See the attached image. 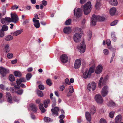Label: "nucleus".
<instances>
[{
  "label": "nucleus",
  "instance_id": "obj_1",
  "mask_svg": "<svg viewBox=\"0 0 123 123\" xmlns=\"http://www.w3.org/2000/svg\"><path fill=\"white\" fill-rule=\"evenodd\" d=\"M105 16L93 15L91 18V25L94 26L96 25L97 21H103L105 20Z\"/></svg>",
  "mask_w": 123,
  "mask_h": 123
},
{
  "label": "nucleus",
  "instance_id": "obj_2",
  "mask_svg": "<svg viewBox=\"0 0 123 123\" xmlns=\"http://www.w3.org/2000/svg\"><path fill=\"white\" fill-rule=\"evenodd\" d=\"M91 6L90 1H88L87 3L84 6H82L81 7L84 10V14L86 15L89 13L91 11L90 8Z\"/></svg>",
  "mask_w": 123,
  "mask_h": 123
},
{
  "label": "nucleus",
  "instance_id": "obj_3",
  "mask_svg": "<svg viewBox=\"0 0 123 123\" xmlns=\"http://www.w3.org/2000/svg\"><path fill=\"white\" fill-rule=\"evenodd\" d=\"M82 34V32L75 33L73 36V39L74 41L76 43L80 42Z\"/></svg>",
  "mask_w": 123,
  "mask_h": 123
},
{
  "label": "nucleus",
  "instance_id": "obj_4",
  "mask_svg": "<svg viewBox=\"0 0 123 123\" xmlns=\"http://www.w3.org/2000/svg\"><path fill=\"white\" fill-rule=\"evenodd\" d=\"M96 87V85L95 83L94 82H92L88 84L87 89L90 91H93L95 89Z\"/></svg>",
  "mask_w": 123,
  "mask_h": 123
},
{
  "label": "nucleus",
  "instance_id": "obj_5",
  "mask_svg": "<svg viewBox=\"0 0 123 123\" xmlns=\"http://www.w3.org/2000/svg\"><path fill=\"white\" fill-rule=\"evenodd\" d=\"M108 87L107 86H104L102 88L101 92V94L103 97L106 96L108 93Z\"/></svg>",
  "mask_w": 123,
  "mask_h": 123
},
{
  "label": "nucleus",
  "instance_id": "obj_6",
  "mask_svg": "<svg viewBox=\"0 0 123 123\" xmlns=\"http://www.w3.org/2000/svg\"><path fill=\"white\" fill-rule=\"evenodd\" d=\"M0 73L4 77L9 73V71L7 68L1 67H0Z\"/></svg>",
  "mask_w": 123,
  "mask_h": 123
},
{
  "label": "nucleus",
  "instance_id": "obj_7",
  "mask_svg": "<svg viewBox=\"0 0 123 123\" xmlns=\"http://www.w3.org/2000/svg\"><path fill=\"white\" fill-rule=\"evenodd\" d=\"M86 45L85 41L84 40L80 43V46L79 47L78 49L80 50V53H82L84 52L86 48Z\"/></svg>",
  "mask_w": 123,
  "mask_h": 123
},
{
  "label": "nucleus",
  "instance_id": "obj_8",
  "mask_svg": "<svg viewBox=\"0 0 123 123\" xmlns=\"http://www.w3.org/2000/svg\"><path fill=\"white\" fill-rule=\"evenodd\" d=\"M94 99L97 103L98 104H102L103 102V100L101 96L98 94H96L95 96Z\"/></svg>",
  "mask_w": 123,
  "mask_h": 123
},
{
  "label": "nucleus",
  "instance_id": "obj_9",
  "mask_svg": "<svg viewBox=\"0 0 123 123\" xmlns=\"http://www.w3.org/2000/svg\"><path fill=\"white\" fill-rule=\"evenodd\" d=\"M108 76L106 77H105V78L103 80V78L101 77L99 80L98 83V86L100 88L102 86L105 85L106 83V81L107 80V79L106 78Z\"/></svg>",
  "mask_w": 123,
  "mask_h": 123
},
{
  "label": "nucleus",
  "instance_id": "obj_10",
  "mask_svg": "<svg viewBox=\"0 0 123 123\" xmlns=\"http://www.w3.org/2000/svg\"><path fill=\"white\" fill-rule=\"evenodd\" d=\"M41 100L39 99H37L36 102V103L39 104V106L40 109L41 110V112L42 113L45 112L46 111V110L44 109L43 104L42 103H40Z\"/></svg>",
  "mask_w": 123,
  "mask_h": 123
},
{
  "label": "nucleus",
  "instance_id": "obj_11",
  "mask_svg": "<svg viewBox=\"0 0 123 123\" xmlns=\"http://www.w3.org/2000/svg\"><path fill=\"white\" fill-rule=\"evenodd\" d=\"M81 9L80 8H78L76 9L75 8L74 10V15L77 18L80 17L82 13L81 11Z\"/></svg>",
  "mask_w": 123,
  "mask_h": 123
},
{
  "label": "nucleus",
  "instance_id": "obj_12",
  "mask_svg": "<svg viewBox=\"0 0 123 123\" xmlns=\"http://www.w3.org/2000/svg\"><path fill=\"white\" fill-rule=\"evenodd\" d=\"M103 67L102 65H98L96 68L95 71V73L98 74H100L103 71Z\"/></svg>",
  "mask_w": 123,
  "mask_h": 123
},
{
  "label": "nucleus",
  "instance_id": "obj_13",
  "mask_svg": "<svg viewBox=\"0 0 123 123\" xmlns=\"http://www.w3.org/2000/svg\"><path fill=\"white\" fill-rule=\"evenodd\" d=\"M61 60L62 62L63 63H66L68 61V57L67 55L63 54L60 57Z\"/></svg>",
  "mask_w": 123,
  "mask_h": 123
},
{
  "label": "nucleus",
  "instance_id": "obj_14",
  "mask_svg": "<svg viewBox=\"0 0 123 123\" xmlns=\"http://www.w3.org/2000/svg\"><path fill=\"white\" fill-rule=\"evenodd\" d=\"M81 64V60L79 59L76 60L74 63V68L75 69H77L79 68Z\"/></svg>",
  "mask_w": 123,
  "mask_h": 123
},
{
  "label": "nucleus",
  "instance_id": "obj_15",
  "mask_svg": "<svg viewBox=\"0 0 123 123\" xmlns=\"http://www.w3.org/2000/svg\"><path fill=\"white\" fill-rule=\"evenodd\" d=\"M12 22L16 23L18 20V18L17 15L15 14H11Z\"/></svg>",
  "mask_w": 123,
  "mask_h": 123
},
{
  "label": "nucleus",
  "instance_id": "obj_16",
  "mask_svg": "<svg viewBox=\"0 0 123 123\" xmlns=\"http://www.w3.org/2000/svg\"><path fill=\"white\" fill-rule=\"evenodd\" d=\"M51 110L54 115L57 116L58 115V112L59 110L58 107H55L54 109H51Z\"/></svg>",
  "mask_w": 123,
  "mask_h": 123
},
{
  "label": "nucleus",
  "instance_id": "obj_17",
  "mask_svg": "<svg viewBox=\"0 0 123 123\" xmlns=\"http://www.w3.org/2000/svg\"><path fill=\"white\" fill-rule=\"evenodd\" d=\"M90 73L89 72L88 69H86L83 74V77L84 79L87 78L89 76H90L91 75Z\"/></svg>",
  "mask_w": 123,
  "mask_h": 123
},
{
  "label": "nucleus",
  "instance_id": "obj_18",
  "mask_svg": "<svg viewBox=\"0 0 123 123\" xmlns=\"http://www.w3.org/2000/svg\"><path fill=\"white\" fill-rule=\"evenodd\" d=\"M33 21L34 22V25L36 28H38L40 27V23L38 20L35 19L34 18L33 19Z\"/></svg>",
  "mask_w": 123,
  "mask_h": 123
},
{
  "label": "nucleus",
  "instance_id": "obj_19",
  "mask_svg": "<svg viewBox=\"0 0 123 123\" xmlns=\"http://www.w3.org/2000/svg\"><path fill=\"white\" fill-rule=\"evenodd\" d=\"M6 97L7 98L8 102L11 103H12L11 96L9 92H7L6 93Z\"/></svg>",
  "mask_w": 123,
  "mask_h": 123
},
{
  "label": "nucleus",
  "instance_id": "obj_20",
  "mask_svg": "<svg viewBox=\"0 0 123 123\" xmlns=\"http://www.w3.org/2000/svg\"><path fill=\"white\" fill-rule=\"evenodd\" d=\"M26 80L25 78H22L19 80H17L16 82L18 86L22 82H25Z\"/></svg>",
  "mask_w": 123,
  "mask_h": 123
},
{
  "label": "nucleus",
  "instance_id": "obj_21",
  "mask_svg": "<svg viewBox=\"0 0 123 123\" xmlns=\"http://www.w3.org/2000/svg\"><path fill=\"white\" fill-rule=\"evenodd\" d=\"M30 107L32 110L35 112H36L37 110V107L36 105L33 104H31L30 105Z\"/></svg>",
  "mask_w": 123,
  "mask_h": 123
},
{
  "label": "nucleus",
  "instance_id": "obj_22",
  "mask_svg": "<svg viewBox=\"0 0 123 123\" xmlns=\"http://www.w3.org/2000/svg\"><path fill=\"white\" fill-rule=\"evenodd\" d=\"M85 116L87 121L90 122L91 121V117L90 113L88 112H86L85 113Z\"/></svg>",
  "mask_w": 123,
  "mask_h": 123
},
{
  "label": "nucleus",
  "instance_id": "obj_23",
  "mask_svg": "<svg viewBox=\"0 0 123 123\" xmlns=\"http://www.w3.org/2000/svg\"><path fill=\"white\" fill-rule=\"evenodd\" d=\"M122 116L120 115H117L115 118V121L116 123H119L121 121Z\"/></svg>",
  "mask_w": 123,
  "mask_h": 123
},
{
  "label": "nucleus",
  "instance_id": "obj_24",
  "mask_svg": "<svg viewBox=\"0 0 123 123\" xmlns=\"http://www.w3.org/2000/svg\"><path fill=\"white\" fill-rule=\"evenodd\" d=\"M116 10L114 7L111 8L110 10V13L111 16L114 15L116 12Z\"/></svg>",
  "mask_w": 123,
  "mask_h": 123
},
{
  "label": "nucleus",
  "instance_id": "obj_25",
  "mask_svg": "<svg viewBox=\"0 0 123 123\" xmlns=\"http://www.w3.org/2000/svg\"><path fill=\"white\" fill-rule=\"evenodd\" d=\"M109 2L111 5L114 6H117L118 4L117 0H110Z\"/></svg>",
  "mask_w": 123,
  "mask_h": 123
},
{
  "label": "nucleus",
  "instance_id": "obj_26",
  "mask_svg": "<svg viewBox=\"0 0 123 123\" xmlns=\"http://www.w3.org/2000/svg\"><path fill=\"white\" fill-rule=\"evenodd\" d=\"M22 31H12L11 33V35L15 36H17L22 33Z\"/></svg>",
  "mask_w": 123,
  "mask_h": 123
},
{
  "label": "nucleus",
  "instance_id": "obj_27",
  "mask_svg": "<svg viewBox=\"0 0 123 123\" xmlns=\"http://www.w3.org/2000/svg\"><path fill=\"white\" fill-rule=\"evenodd\" d=\"M4 49L5 52H9L10 51L9 45L8 44H6L5 47Z\"/></svg>",
  "mask_w": 123,
  "mask_h": 123
},
{
  "label": "nucleus",
  "instance_id": "obj_28",
  "mask_svg": "<svg viewBox=\"0 0 123 123\" xmlns=\"http://www.w3.org/2000/svg\"><path fill=\"white\" fill-rule=\"evenodd\" d=\"M13 39V37L11 35H9L5 37V39L7 41H10L12 40Z\"/></svg>",
  "mask_w": 123,
  "mask_h": 123
},
{
  "label": "nucleus",
  "instance_id": "obj_29",
  "mask_svg": "<svg viewBox=\"0 0 123 123\" xmlns=\"http://www.w3.org/2000/svg\"><path fill=\"white\" fill-rule=\"evenodd\" d=\"M100 1V0H97L96 4L95 5V7L96 9H98L100 8L101 6L99 3Z\"/></svg>",
  "mask_w": 123,
  "mask_h": 123
},
{
  "label": "nucleus",
  "instance_id": "obj_30",
  "mask_svg": "<svg viewBox=\"0 0 123 123\" xmlns=\"http://www.w3.org/2000/svg\"><path fill=\"white\" fill-rule=\"evenodd\" d=\"M96 111V109L95 107L92 106L90 110V113L92 114H93L95 113Z\"/></svg>",
  "mask_w": 123,
  "mask_h": 123
},
{
  "label": "nucleus",
  "instance_id": "obj_31",
  "mask_svg": "<svg viewBox=\"0 0 123 123\" xmlns=\"http://www.w3.org/2000/svg\"><path fill=\"white\" fill-rule=\"evenodd\" d=\"M111 36L112 40L114 42H116L117 40V38L116 37L115 32L111 33Z\"/></svg>",
  "mask_w": 123,
  "mask_h": 123
},
{
  "label": "nucleus",
  "instance_id": "obj_32",
  "mask_svg": "<svg viewBox=\"0 0 123 123\" xmlns=\"http://www.w3.org/2000/svg\"><path fill=\"white\" fill-rule=\"evenodd\" d=\"M50 103V100L49 99H47L45 100L43 103L44 107L45 108H47L48 107V105Z\"/></svg>",
  "mask_w": 123,
  "mask_h": 123
},
{
  "label": "nucleus",
  "instance_id": "obj_33",
  "mask_svg": "<svg viewBox=\"0 0 123 123\" xmlns=\"http://www.w3.org/2000/svg\"><path fill=\"white\" fill-rule=\"evenodd\" d=\"M44 120L45 122H49L52 121L50 118L46 117H45L44 118Z\"/></svg>",
  "mask_w": 123,
  "mask_h": 123
},
{
  "label": "nucleus",
  "instance_id": "obj_34",
  "mask_svg": "<svg viewBox=\"0 0 123 123\" xmlns=\"http://www.w3.org/2000/svg\"><path fill=\"white\" fill-rule=\"evenodd\" d=\"M13 56V55L11 53H8L7 55V57L9 59L12 58Z\"/></svg>",
  "mask_w": 123,
  "mask_h": 123
},
{
  "label": "nucleus",
  "instance_id": "obj_35",
  "mask_svg": "<svg viewBox=\"0 0 123 123\" xmlns=\"http://www.w3.org/2000/svg\"><path fill=\"white\" fill-rule=\"evenodd\" d=\"M14 74L16 76L19 77L21 76V73L19 71H15L14 73Z\"/></svg>",
  "mask_w": 123,
  "mask_h": 123
},
{
  "label": "nucleus",
  "instance_id": "obj_36",
  "mask_svg": "<svg viewBox=\"0 0 123 123\" xmlns=\"http://www.w3.org/2000/svg\"><path fill=\"white\" fill-rule=\"evenodd\" d=\"M9 80L11 81H13L15 80L14 76L12 75H10L9 76Z\"/></svg>",
  "mask_w": 123,
  "mask_h": 123
},
{
  "label": "nucleus",
  "instance_id": "obj_37",
  "mask_svg": "<svg viewBox=\"0 0 123 123\" xmlns=\"http://www.w3.org/2000/svg\"><path fill=\"white\" fill-rule=\"evenodd\" d=\"M71 22V20L70 19H69L67 20L65 22V24L66 25H70Z\"/></svg>",
  "mask_w": 123,
  "mask_h": 123
},
{
  "label": "nucleus",
  "instance_id": "obj_38",
  "mask_svg": "<svg viewBox=\"0 0 123 123\" xmlns=\"http://www.w3.org/2000/svg\"><path fill=\"white\" fill-rule=\"evenodd\" d=\"M69 92L71 93H72L74 92V89L72 86H70L68 89Z\"/></svg>",
  "mask_w": 123,
  "mask_h": 123
},
{
  "label": "nucleus",
  "instance_id": "obj_39",
  "mask_svg": "<svg viewBox=\"0 0 123 123\" xmlns=\"http://www.w3.org/2000/svg\"><path fill=\"white\" fill-rule=\"evenodd\" d=\"M38 95L40 97H42L43 96L42 92L40 90H37V91Z\"/></svg>",
  "mask_w": 123,
  "mask_h": 123
},
{
  "label": "nucleus",
  "instance_id": "obj_40",
  "mask_svg": "<svg viewBox=\"0 0 123 123\" xmlns=\"http://www.w3.org/2000/svg\"><path fill=\"white\" fill-rule=\"evenodd\" d=\"M8 29V26L6 25L3 26L2 28V31H6Z\"/></svg>",
  "mask_w": 123,
  "mask_h": 123
},
{
  "label": "nucleus",
  "instance_id": "obj_41",
  "mask_svg": "<svg viewBox=\"0 0 123 123\" xmlns=\"http://www.w3.org/2000/svg\"><path fill=\"white\" fill-rule=\"evenodd\" d=\"M89 72L90 73V74L91 75L92 73H93L94 71V69L92 67H91L89 69H88Z\"/></svg>",
  "mask_w": 123,
  "mask_h": 123
},
{
  "label": "nucleus",
  "instance_id": "obj_42",
  "mask_svg": "<svg viewBox=\"0 0 123 123\" xmlns=\"http://www.w3.org/2000/svg\"><path fill=\"white\" fill-rule=\"evenodd\" d=\"M115 112L113 111H111L109 113L110 117L111 118H113L114 117Z\"/></svg>",
  "mask_w": 123,
  "mask_h": 123
},
{
  "label": "nucleus",
  "instance_id": "obj_43",
  "mask_svg": "<svg viewBox=\"0 0 123 123\" xmlns=\"http://www.w3.org/2000/svg\"><path fill=\"white\" fill-rule=\"evenodd\" d=\"M23 90L21 89L17 91L16 92V93L18 94L21 95L23 93Z\"/></svg>",
  "mask_w": 123,
  "mask_h": 123
},
{
  "label": "nucleus",
  "instance_id": "obj_44",
  "mask_svg": "<svg viewBox=\"0 0 123 123\" xmlns=\"http://www.w3.org/2000/svg\"><path fill=\"white\" fill-rule=\"evenodd\" d=\"M32 76L31 74H28L26 75V78L27 80H30Z\"/></svg>",
  "mask_w": 123,
  "mask_h": 123
},
{
  "label": "nucleus",
  "instance_id": "obj_45",
  "mask_svg": "<svg viewBox=\"0 0 123 123\" xmlns=\"http://www.w3.org/2000/svg\"><path fill=\"white\" fill-rule=\"evenodd\" d=\"M46 83L47 84L51 86L52 85V83L51 80L49 79H47L46 81Z\"/></svg>",
  "mask_w": 123,
  "mask_h": 123
},
{
  "label": "nucleus",
  "instance_id": "obj_46",
  "mask_svg": "<svg viewBox=\"0 0 123 123\" xmlns=\"http://www.w3.org/2000/svg\"><path fill=\"white\" fill-rule=\"evenodd\" d=\"M118 21L115 20L112 22L111 24V26H114L116 25Z\"/></svg>",
  "mask_w": 123,
  "mask_h": 123
},
{
  "label": "nucleus",
  "instance_id": "obj_47",
  "mask_svg": "<svg viewBox=\"0 0 123 123\" xmlns=\"http://www.w3.org/2000/svg\"><path fill=\"white\" fill-rule=\"evenodd\" d=\"M18 7L16 5H13L12 7L11 8V9L12 10H14L15 9H17L18 8Z\"/></svg>",
  "mask_w": 123,
  "mask_h": 123
},
{
  "label": "nucleus",
  "instance_id": "obj_48",
  "mask_svg": "<svg viewBox=\"0 0 123 123\" xmlns=\"http://www.w3.org/2000/svg\"><path fill=\"white\" fill-rule=\"evenodd\" d=\"M5 20L6 22H12L11 19L10 18L6 17L5 18Z\"/></svg>",
  "mask_w": 123,
  "mask_h": 123
},
{
  "label": "nucleus",
  "instance_id": "obj_49",
  "mask_svg": "<svg viewBox=\"0 0 123 123\" xmlns=\"http://www.w3.org/2000/svg\"><path fill=\"white\" fill-rule=\"evenodd\" d=\"M100 123H107L105 120L104 118H101L99 121Z\"/></svg>",
  "mask_w": 123,
  "mask_h": 123
},
{
  "label": "nucleus",
  "instance_id": "obj_50",
  "mask_svg": "<svg viewBox=\"0 0 123 123\" xmlns=\"http://www.w3.org/2000/svg\"><path fill=\"white\" fill-rule=\"evenodd\" d=\"M71 30V28L69 27H65L63 29V31H70Z\"/></svg>",
  "mask_w": 123,
  "mask_h": 123
},
{
  "label": "nucleus",
  "instance_id": "obj_51",
  "mask_svg": "<svg viewBox=\"0 0 123 123\" xmlns=\"http://www.w3.org/2000/svg\"><path fill=\"white\" fill-rule=\"evenodd\" d=\"M104 54L105 55H108L109 53V51L107 49H105L103 51Z\"/></svg>",
  "mask_w": 123,
  "mask_h": 123
},
{
  "label": "nucleus",
  "instance_id": "obj_52",
  "mask_svg": "<svg viewBox=\"0 0 123 123\" xmlns=\"http://www.w3.org/2000/svg\"><path fill=\"white\" fill-rule=\"evenodd\" d=\"M92 33L91 31H88L87 33V35L89 37L90 39L92 37Z\"/></svg>",
  "mask_w": 123,
  "mask_h": 123
},
{
  "label": "nucleus",
  "instance_id": "obj_53",
  "mask_svg": "<svg viewBox=\"0 0 123 123\" xmlns=\"http://www.w3.org/2000/svg\"><path fill=\"white\" fill-rule=\"evenodd\" d=\"M115 105V103L114 102L112 101H111L109 102V104H108V105L109 106H114Z\"/></svg>",
  "mask_w": 123,
  "mask_h": 123
},
{
  "label": "nucleus",
  "instance_id": "obj_54",
  "mask_svg": "<svg viewBox=\"0 0 123 123\" xmlns=\"http://www.w3.org/2000/svg\"><path fill=\"white\" fill-rule=\"evenodd\" d=\"M65 86L63 85L59 87V89L61 91H63L65 89Z\"/></svg>",
  "mask_w": 123,
  "mask_h": 123
},
{
  "label": "nucleus",
  "instance_id": "obj_55",
  "mask_svg": "<svg viewBox=\"0 0 123 123\" xmlns=\"http://www.w3.org/2000/svg\"><path fill=\"white\" fill-rule=\"evenodd\" d=\"M39 88L41 90H43L44 88V86L42 85H40L39 86Z\"/></svg>",
  "mask_w": 123,
  "mask_h": 123
},
{
  "label": "nucleus",
  "instance_id": "obj_56",
  "mask_svg": "<svg viewBox=\"0 0 123 123\" xmlns=\"http://www.w3.org/2000/svg\"><path fill=\"white\" fill-rule=\"evenodd\" d=\"M65 83L68 85H70L71 84V83L68 79L67 78L65 80Z\"/></svg>",
  "mask_w": 123,
  "mask_h": 123
},
{
  "label": "nucleus",
  "instance_id": "obj_57",
  "mask_svg": "<svg viewBox=\"0 0 123 123\" xmlns=\"http://www.w3.org/2000/svg\"><path fill=\"white\" fill-rule=\"evenodd\" d=\"M4 31H0V37H2L4 35Z\"/></svg>",
  "mask_w": 123,
  "mask_h": 123
},
{
  "label": "nucleus",
  "instance_id": "obj_58",
  "mask_svg": "<svg viewBox=\"0 0 123 123\" xmlns=\"http://www.w3.org/2000/svg\"><path fill=\"white\" fill-rule=\"evenodd\" d=\"M42 2V5L44 6L46 5L47 4V2L46 1L44 0Z\"/></svg>",
  "mask_w": 123,
  "mask_h": 123
},
{
  "label": "nucleus",
  "instance_id": "obj_59",
  "mask_svg": "<svg viewBox=\"0 0 123 123\" xmlns=\"http://www.w3.org/2000/svg\"><path fill=\"white\" fill-rule=\"evenodd\" d=\"M111 43V41L110 40L108 39L106 40V44L108 46H109Z\"/></svg>",
  "mask_w": 123,
  "mask_h": 123
},
{
  "label": "nucleus",
  "instance_id": "obj_60",
  "mask_svg": "<svg viewBox=\"0 0 123 123\" xmlns=\"http://www.w3.org/2000/svg\"><path fill=\"white\" fill-rule=\"evenodd\" d=\"M0 88L2 90H5V87L4 85L2 84H1L0 85Z\"/></svg>",
  "mask_w": 123,
  "mask_h": 123
},
{
  "label": "nucleus",
  "instance_id": "obj_61",
  "mask_svg": "<svg viewBox=\"0 0 123 123\" xmlns=\"http://www.w3.org/2000/svg\"><path fill=\"white\" fill-rule=\"evenodd\" d=\"M17 62V59H15V60H12L11 61V63L12 64H15Z\"/></svg>",
  "mask_w": 123,
  "mask_h": 123
},
{
  "label": "nucleus",
  "instance_id": "obj_62",
  "mask_svg": "<svg viewBox=\"0 0 123 123\" xmlns=\"http://www.w3.org/2000/svg\"><path fill=\"white\" fill-rule=\"evenodd\" d=\"M65 117L64 115L62 114L59 116V118L60 119H63Z\"/></svg>",
  "mask_w": 123,
  "mask_h": 123
},
{
  "label": "nucleus",
  "instance_id": "obj_63",
  "mask_svg": "<svg viewBox=\"0 0 123 123\" xmlns=\"http://www.w3.org/2000/svg\"><path fill=\"white\" fill-rule=\"evenodd\" d=\"M1 21L2 24H4L6 22L5 20V18L4 19L2 18L1 20Z\"/></svg>",
  "mask_w": 123,
  "mask_h": 123
},
{
  "label": "nucleus",
  "instance_id": "obj_64",
  "mask_svg": "<svg viewBox=\"0 0 123 123\" xmlns=\"http://www.w3.org/2000/svg\"><path fill=\"white\" fill-rule=\"evenodd\" d=\"M33 70V68L32 67L29 68L27 69L28 71L29 72L32 71Z\"/></svg>",
  "mask_w": 123,
  "mask_h": 123
}]
</instances>
